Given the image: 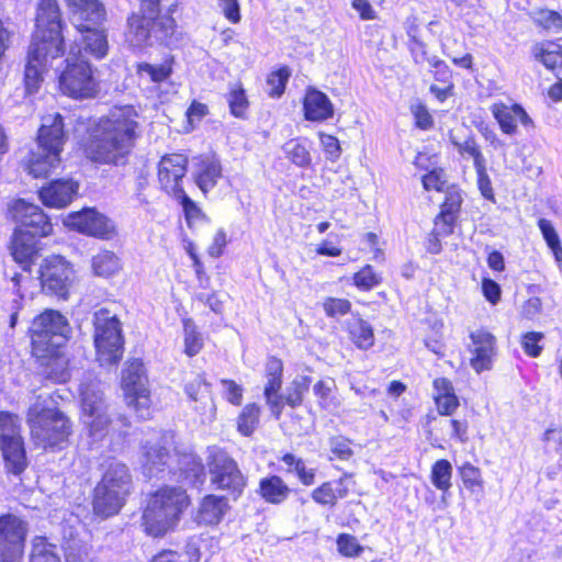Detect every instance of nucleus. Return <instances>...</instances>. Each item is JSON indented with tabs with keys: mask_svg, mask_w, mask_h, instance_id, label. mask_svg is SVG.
<instances>
[{
	"mask_svg": "<svg viewBox=\"0 0 562 562\" xmlns=\"http://www.w3.org/2000/svg\"><path fill=\"white\" fill-rule=\"evenodd\" d=\"M350 302L345 299L328 297L323 303L324 311L329 317L346 315L350 311Z\"/></svg>",
	"mask_w": 562,
	"mask_h": 562,
	"instance_id": "680f3d73",
	"label": "nucleus"
},
{
	"mask_svg": "<svg viewBox=\"0 0 562 562\" xmlns=\"http://www.w3.org/2000/svg\"><path fill=\"white\" fill-rule=\"evenodd\" d=\"M535 23L542 29L558 33L562 30V16L551 10H539L532 16Z\"/></svg>",
	"mask_w": 562,
	"mask_h": 562,
	"instance_id": "de8ad7c7",
	"label": "nucleus"
},
{
	"mask_svg": "<svg viewBox=\"0 0 562 562\" xmlns=\"http://www.w3.org/2000/svg\"><path fill=\"white\" fill-rule=\"evenodd\" d=\"M65 144L64 123L59 113L42 116L37 135V148L32 153L27 170L34 178L47 177L60 165V153Z\"/></svg>",
	"mask_w": 562,
	"mask_h": 562,
	"instance_id": "423d86ee",
	"label": "nucleus"
},
{
	"mask_svg": "<svg viewBox=\"0 0 562 562\" xmlns=\"http://www.w3.org/2000/svg\"><path fill=\"white\" fill-rule=\"evenodd\" d=\"M281 460L288 465V472H294L303 485L314 484L316 470L307 468L302 459L292 453H285Z\"/></svg>",
	"mask_w": 562,
	"mask_h": 562,
	"instance_id": "a19ab883",
	"label": "nucleus"
},
{
	"mask_svg": "<svg viewBox=\"0 0 562 562\" xmlns=\"http://www.w3.org/2000/svg\"><path fill=\"white\" fill-rule=\"evenodd\" d=\"M257 493L266 503L280 505L289 498L291 488L282 477L271 474L260 479Z\"/></svg>",
	"mask_w": 562,
	"mask_h": 562,
	"instance_id": "a878e982",
	"label": "nucleus"
},
{
	"mask_svg": "<svg viewBox=\"0 0 562 562\" xmlns=\"http://www.w3.org/2000/svg\"><path fill=\"white\" fill-rule=\"evenodd\" d=\"M69 331L67 318L54 310H46L32 323L33 356L44 367V374L56 382H64L68 378L59 348L66 342Z\"/></svg>",
	"mask_w": 562,
	"mask_h": 562,
	"instance_id": "7ed1b4c3",
	"label": "nucleus"
},
{
	"mask_svg": "<svg viewBox=\"0 0 562 562\" xmlns=\"http://www.w3.org/2000/svg\"><path fill=\"white\" fill-rule=\"evenodd\" d=\"M122 390L126 405L134 409L143 419L150 416V391L144 363L139 359H133L126 363L122 371Z\"/></svg>",
	"mask_w": 562,
	"mask_h": 562,
	"instance_id": "f8f14e48",
	"label": "nucleus"
},
{
	"mask_svg": "<svg viewBox=\"0 0 562 562\" xmlns=\"http://www.w3.org/2000/svg\"><path fill=\"white\" fill-rule=\"evenodd\" d=\"M11 254L14 260L26 269L37 254L35 236L25 233L22 228H15L12 237Z\"/></svg>",
	"mask_w": 562,
	"mask_h": 562,
	"instance_id": "c85d7f7f",
	"label": "nucleus"
},
{
	"mask_svg": "<svg viewBox=\"0 0 562 562\" xmlns=\"http://www.w3.org/2000/svg\"><path fill=\"white\" fill-rule=\"evenodd\" d=\"M93 318L97 360L101 366L116 364L123 356L124 346L121 323L106 308L98 310Z\"/></svg>",
	"mask_w": 562,
	"mask_h": 562,
	"instance_id": "1a4fd4ad",
	"label": "nucleus"
},
{
	"mask_svg": "<svg viewBox=\"0 0 562 562\" xmlns=\"http://www.w3.org/2000/svg\"><path fill=\"white\" fill-rule=\"evenodd\" d=\"M228 508L227 501L216 495L205 496L198 509L195 521L199 525H217Z\"/></svg>",
	"mask_w": 562,
	"mask_h": 562,
	"instance_id": "cd10ccee",
	"label": "nucleus"
},
{
	"mask_svg": "<svg viewBox=\"0 0 562 562\" xmlns=\"http://www.w3.org/2000/svg\"><path fill=\"white\" fill-rule=\"evenodd\" d=\"M538 227L548 245L551 249L557 262L562 261V246L560 243L559 235L553 227L552 223L547 218H540L538 221Z\"/></svg>",
	"mask_w": 562,
	"mask_h": 562,
	"instance_id": "37998d69",
	"label": "nucleus"
},
{
	"mask_svg": "<svg viewBox=\"0 0 562 562\" xmlns=\"http://www.w3.org/2000/svg\"><path fill=\"white\" fill-rule=\"evenodd\" d=\"M194 181L204 193L212 190L222 177V167L214 156L196 157L192 171Z\"/></svg>",
	"mask_w": 562,
	"mask_h": 562,
	"instance_id": "393cba45",
	"label": "nucleus"
},
{
	"mask_svg": "<svg viewBox=\"0 0 562 562\" xmlns=\"http://www.w3.org/2000/svg\"><path fill=\"white\" fill-rule=\"evenodd\" d=\"M206 464L211 484L215 488L231 492L236 497L243 493L246 477L237 462L225 451L218 448L210 449Z\"/></svg>",
	"mask_w": 562,
	"mask_h": 562,
	"instance_id": "4468645a",
	"label": "nucleus"
},
{
	"mask_svg": "<svg viewBox=\"0 0 562 562\" xmlns=\"http://www.w3.org/2000/svg\"><path fill=\"white\" fill-rule=\"evenodd\" d=\"M64 223L71 229L101 239H110L115 234L113 222L95 209L71 213Z\"/></svg>",
	"mask_w": 562,
	"mask_h": 562,
	"instance_id": "dca6fc26",
	"label": "nucleus"
},
{
	"mask_svg": "<svg viewBox=\"0 0 562 562\" xmlns=\"http://www.w3.org/2000/svg\"><path fill=\"white\" fill-rule=\"evenodd\" d=\"M136 114L130 108L101 119L93 128L85 151L89 159L105 165H124L139 137Z\"/></svg>",
	"mask_w": 562,
	"mask_h": 562,
	"instance_id": "f257e3e1",
	"label": "nucleus"
},
{
	"mask_svg": "<svg viewBox=\"0 0 562 562\" xmlns=\"http://www.w3.org/2000/svg\"><path fill=\"white\" fill-rule=\"evenodd\" d=\"M260 407L257 404H248L238 417V430L244 436H249L259 423Z\"/></svg>",
	"mask_w": 562,
	"mask_h": 562,
	"instance_id": "a18cd8bd",
	"label": "nucleus"
},
{
	"mask_svg": "<svg viewBox=\"0 0 562 562\" xmlns=\"http://www.w3.org/2000/svg\"><path fill=\"white\" fill-rule=\"evenodd\" d=\"M452 465L448 460L441 459L436 461L430 471V481L432 485L445 494L451 488L452 483Z\"/></svg>",
	"mask_w": 562,
	"mask_h": 562,
	"instance_id": "4c0bfd02",
	"label": "nucleus"
},
{
	"mask_svg": "<svg viewBox=\"0 0 562 562\" xmlns=\"http://www.w3.org/2000/svg\"><path fill=\"white\" fill-rule=\"evenodd\" d=\"M159 0H140L138 12L128 19L126 38L131 45L143 47L161 43L175 45L177 36L176 22L169 14H160Z\"/></svg>",
	"mask_w": 562,
	"mask_h": 562,
	"instance_id": "20e7f679",
	"label": "nucleus"
},
{
	"mask_svg": "<svg viewBox=\"0 0 562 562\" xmlns=\"http://www.w3.org/2000/svg\"><path fill=\"white\" fill-rule=\"evenodd\" d=\"M184 327V352L189 357L198 355L203 347V338L196 330L194 323L191 319L183 322Z\"/></svg>",
	"mask_w": 562,
	"mask_h": 562,
	"instance_id": "49530a36",
	"label": "nucleus"
},
{
	"mask_svg": "<svg viewBox=\"0 0 562 562\" xmlns=\"http://www.w3.org/2000/svg\"><path fill=\"white\" fill-rule=\"evenodd\" d=\"M334 386V380H321L314 385V394L318 397V403L322 407L327 408L329 406Z\"/></svg>",
	"mask_w": 562,
	"mask_h": 562,
	"instance_id": "69168bd1",
	"label": "nucleus"
},
{
	"mask_svg": "<svg viewBox=\"0 0 562 562\" xmlns=\"http://www.w3.org/2000/svg\"><path fill=\"white\" fill-rule=\"evenodd\" d=\"M470 366L476 373L491 370L496 356V339L485 329H476L470 334Z\"/></svg>",
	"mask_w": 562,
	"mask_h": 562,
	"instance_id": "6ab92c4d",
	"label": "nucleus"
},
{
	"mask_svg": "<svg viewBox=\"0 0 562 562\" xmlns=\"http://www.w3.org/2000/svg\"><path fill=\"white\" fill-rule=\"evenodd\" d=\"M66 562H95L89 557L87 546L79 541L70 540L65 546Z\"/></svg>",
	"mask_w": 562,
	"mask_h": 562,
	"instance_id": "603ef678",
	"label": "nucleus"
},
{
	"mask_svg": "<svg viewBox=\"0 0 562 562\" xmlns=\"http://www.w3.org/2000/svg\"><path fill=\"white\" fill-rule=\"evenodd\" d=\"M291 75L292 71L288 66L270 71L266 78V92L272 98L282 95Z\"/></svg>",
	"mask_w": 562,
	"mask_h": 562,
	"instance_id": "ea45409f",
	"label": "nucleus"
},
{
	"mask_svg": "<svg viewBox=\"0 0 562 562\" xmlns=\"http://www.w3.org/2000/svg\"><path fill=\"white\" fill-rule=\"evenodd\" d=\"M74 271L60 256L48 257L41 265L43 289L61 299H67Z\"/></svg>",
	"mask_w": 562,
	"mask_h": 562,
	"instance_id": "f3484780",
	"label": "nucleus"
},
{
	"mask_svg": "<svg viewBox=\"0 0 562 562\" xmlns=\"http://www.w3.org/2000/svg\"><path fill=\"white\" fill-rule=\"evenodd\" d=\"M543 440L549 449L562 454V432L558 428H549L543 435Z\"/></svg>",
	"mask_w": 562,
	"mask_h": 562,
	"instance_id": "774afa93",
	"label": "nucleus"
},
{
	"mask_svg": "<svg viewBox=\"0 0 562 562\" xmlns=\"http://www.w3.org/2000/svg\"><path fill=\"white\" fill-rule=\"evenodd\" d=\"M349 336L353 344L363 350L374 345V334L372 326L363 319H353L348 325Z\"/></svg>",
	"mask_w": 562,
	"mask_h": 562,
	"instance_id": "c9c22d12",
	"label": "nucleus"
},
{
	"mask_svg": "<svg viewBox=\"0 0 562 562\" xmlns=\"http://www.w3.org/2000/svg\"><path fill=\"white\" fill-rule=\"evenodd\" d=\"M381 276L376 273L372 266L367 265L360 271L355 273L353 283L358 289L368 291L381 283Z\"/></svg>",
	"mask_w": 562,
	"mask_h": 562,
	"instance_id": "8fccbe9b",
	"label": "nucleus"
},
{
	"mask_svg": "<svg viewBox=\"0 0 562 562\" xmlns=\"http://www.w3.org/2000/svg\"><path fill=\"white\" fill-rule=\"evenodd\" d=\"M434 400L440 415H452L459 406V400L454 393V387L446 378H437L432 382Z\"/></svg>",
	"mask_w": 562,
	"mask_h": 562,
	"instance_id": "c756f323",
	"label": "nucleus"
},
{
	"mask_svg": "<svg viewBox=\"0 0 562 562\" xmlns=\"http://www.w3.org/2000/svg\"><path fill=\"white\" fill-rule=\"evenodd\" d=\"M282 149L285 156L297 167L304 168L311 165L312 158L308 149L296 139L286 142Z\"/></svg>",
	"mask_w": 562,
	"mask_h": 562,
	"instance_id": "c03bdc74",
	"label": "nucleus"
},
{
	"mask_svg": "<svg viewBox=\"0 0 562 562\" xmlns=\"http://www.w3.org/2000/svg\"><path fill=\"white\" fill-rule=\"evenodd\" d=\"M78 189V183L71 179H59L43 187L40 191V198L46 206L61 209L74 200Z\"/></svg>",
	"mask_w": 562,
	"mask_h": 562,
	"instance_id": "4be33fe9",
	"label": "nucleus"
},
{
	"mask_svg": "<svg viewBox=\"0 0 562 562\" xmlns=\"http://www.w3.org/2000/svg\"><path fill=\"white\" fill-rule=\"evenodd\" d=\"M27 530V522L19 516H0V562H22Z\"/></svg>",
	"mask_w": 562,
	"mask_h": 562,
	"instance_id": "2eb2a0df",
	"label": "nucleus"
},
{
	"mask_svg": "<svg viewBox=\"0 0 562 562\" xmlns=\"http://www.w3.org/2000/svg\"><path fill=\"white\" fill-rule=\"evenodd\" d=\"M35 26L24 75L27 94L38 90L48 59H54L63 53V23L57 0L40 1Z\"/></svg>",
	"mask_w": 562,
	"mask_h": 562,
	"instance_id": "f03ea898",
	"label": "nucleus"
},
{
	"mask_svg": "<svg viewBox=\"0 0 562 562\" xmlns=\"http://www.w3.org/2000/svg\"><path fill=\"white\" fill-rule=\"evenodd\" d=\"M338 551L346 557H357L362 552V547L350 535H340L337 539Z\"/></svg>",
	"mask_w": 562,
	"mask_h": 562,
	"instance_id": "0e129e2a",
	"label": "nucleus"
},
{
	"mask_svg": "<svg viewBox=\"0 0 562 562\" xmlns=\"http://www.w3.org/2000/svg\"><path fill=\"white\" fill-rule=\"evenodd\" d=\"M189 503V496L180 487L166 486L156 491L143 513L144 531L150 537H164L178 525Z\"/></svg>",
	"mask_w": 562,
	"mask_h": 562,
	"instance_id": "39448f33",
	"label": "nucleus"
},
{
	"mask_svg": "<svg viewBox=\"0 0 562 562\" xmlns=\"http://www.w3.org/2000/svg\"><path fill=\"white\" fill-rule=\"evenodd\" d=\"M9 211L12 218L19 224L18 228H22L25 233L35 237L47 236L52 233L53 226L40 206L20 199L12 203Z\"/></svg>",
	"mask_w": 562,
	"mask_h": 562,
	"instance_id": "a211bd4d",
	"label": "nucleus"
},
{
	"mask_svg": "<svg viewBox=\"0 0 562 562\" xmlns=\"http://www.w3.org/2000/svg\"><path fill=\"white\" fill-rule=\"evenodd\" d=\"M453 145L463 158H472L475 169L485 165V159L473 139H467L463 143L453 140Z\"/></svg>",
	"mask_w": 562,
	"mask_h": 562,
	"instance_id": "3c124183",
	"label": "nucleus"
},
{
	"mask_svg": "<svg viewBox=\"0 0 562 562\" xmlns=\"http://www.w3.org/2000/svg\"><path fill=\"white\" fill-rule=\"evenodd\" d=\"M225 398L234 405H239L243 398V387L232 380L222 381Z\"/></svg>",
	"mask_w": 562,
	"mask_h": 562,
	"instance_id": "338daca9",
	"label": "nucleus"
},
{
	"mask_svg": "<svg viewBox=\"0 0 562 562\" xmlns=\"http://www.w3.org/2000/svg\"><path fill=\"white\" fill-rule=\"evenodd\" d=\"M446 200L442 204V210L437 216V232L439 234H451L454 214L460 207L462 202L460 193L454 189L448 187Z\"/></svg>",
	"mask_w": 562,
	"mask_h": 562,
	"instance_id": "2f4dec72",
	"label": "nucleus"
},
{
	"mask_svg": "<svg viewBox=\"0 0 562 562\" xmlns=\"http://www.w3.org/2000/svg\"><path fill=\"white\" fill-rule=\"evenodd\" d=\"M66 61L67 67L59 77L61 92L74 99L92 98L97 92V83L90 64L81 58V49L71 46Z\"/></svg>",
	"mask_w": 562,
	"mask_h": 562,
	"instance_id": "9b49d317",
	"label": "nucleus"
},
{
	"mask_svg": "<svg viewBox=\"0 0 562 562\" xmlns=\"http://www.w3.org/2000/svg\"><path fill=\"white\" fill-rule=\"evenodd\" d=\"M493 113L502 131L506 134L514 133L518 123L522 125L531 123L524 108H494Z\"/></svg>",
	"mask_w": 562,
	"mask_h": 562,
	"instance_id": "72a5a7b5",
	"label": "nucleus"
},
{
	"mask_svg": "<svg viewBox=\"0 0 562 562\" xmlns=\"http://www.w3.org/2000/svg\"><path fill=\"white\" fill-rule=\"evenodd\" d=\"M182 205L186 220L191 226L194 222L199 221L203 215L198 205L186 194V192L175 198Z\"/></svg>",
	"mask_w": 562,
	"mask_h": 562,
	"instance_id": "e2e57ef3",
	"label": "nucleus"
},
{
	"mask_svg": "<svg viewBox=\"0 0 562 562\" xmlns=\"http://www.w3.org/2000/svg\"><path fill=\"white\" fill-rule=\"evenodd\" d=\"M33 280L30 277L22 276V274H15L12 278V284H13V294L14 297L11 302V316H10V326L14 327L18 321V312L23 306L24 299L29 295L27 288L29 285L33 284ZM32 295V293H30Z\"/></svg>",
	"mask_w": 562,
	"mask_h": 562,
	"instance_id": "e433bc0d",
	"label": "nucleus"
},
{
	"mask_svg": "<svg viewBox=\"0 0 562 562\" xmlns=\"http://www.w3.org/2000/svg\"><path fill=\"white\" fill-rule=\"evenodd\" d=\"M169 458L168 449L162 445V438L147 441L143 447L142 465L149 476L162 471Z\"/></svg>",
	"mask_w": 562,
	"mask_h": 562,
	"instance_id": "bb28decb",
	"label": "nucleus"
},
{
	"mask_svg": "<svg viewBox=\"0 0 562 562\" xmlns=\"http://www.w3.org/2000/svg\"><path fill=\"white\" fill-rule=\"evenodd\" d=\"M184 391L191 401L200 402L203 405V413L209 411L210 417H213L214 405L210 395V385L202 375H195L192 380L188 381L184 385Z\"/></svg>",
	"mask_w": 562,
	"mask_h": 562,
	"instance_id": "473e14b6",
	"label": "nucleus"
},
{
	"mask_svg": "<svg viewBox=\"0 0 562 562\" xmlns=\"http://www.w3.org/2000/svg\"><path fill=\"white\" fill-rule=\"evenodd\" d=\"M322 149L326 155V159L337 161L341 156V147L339 140L329 134L318 133Z\"/></svg>",
	"mask_w": 562,
	"mask_h": 562,
	"instance_id": "4d7b16f0",
	"label": "nucleus"
},
{
	"mask_svg": "<svg viewBox=\"0 0 562 562\" xmlns=\"http://www.w3.org/2000/svg\"><path fill=\"white\" fill-rule=\"evenodd\" d=\"M92 269L94 274L109 278L116 274L122 269V263L114 252L103 250L92 258Z\"/></svg>",
	"mask_w": 562,
	"mask_h": 562,
	"instance_id": "f704fd0d",
	"label": "nucleus"
},
{
	"mask_svg": "<svg viewBox=\"0 0 562 562\" xmlns=\"http://www.w3.org/2000/svg\"><path fill=\"white\" fill-rule=\"evenodd\" d=\"M101 481L94 488L93 510L97 515H115L124 505L132 488V475L121 461L110 460L103 465Z\"/></svg>",
	"mask_w": 562,
	"mask_h": 562,
	"instance_id": "0eeeda50",
	"label": "nucleus"
},
{
	"mask_svg": "<svg viewBox=\"0 0 562 562\" xmlns=\"http://www.w3.org/2000/svg\"><path fill=\"white\" fill-rule=\"evenodd\" d=\"M99 24L86 23V27L78 30L81 34L80 43H75L81 49V58L86 55L95 59H102L108 55L109 43L104 30L98 27Z\"/></svg>",
	"mask_w": 562,
	"mask_h": 562,
	"instance_id": "b1692460",
	"label": "nucleus"
},
{
	"mask_svg": "<svg viewBox=\"0 0 562 562\" xmlns=\"http://www.w3.org/2000/svg\"><path fill=\"white\" fill-rule=\"evenodd\" d=\"M282 361L274 357L270 358L266 364L265 397L276 418H279L282 413V396L279 395L282 385Z\"/></svg>",
	"mask_w": 562,
	"mask_h": 562,
	"instance_id": "412c9836",
	"label": "nucleus"
},
{
	"mask_svg": "<svg viewBox=\"0 0 562 562\" xmlns=\"http://www.w3.org/2000/svg\"><path fill=\"white\" fill-rule=\"evenodd\" d=\"M186 464L188 468L184 469L186 477L192 483H201L204 476V467L196 457L187 456L184 457Z\"/></svg>",
	"mask_w": 562,
	"mask_h": 562,
	"instance_id": "052dcab7",
	"label": "nucleus"
},
{
	"mask_svg": "<svg viewBox=\"0 0 562 562\" xmlns=\"http://www.w3.org/2000/svg\"><path fill=\"white\" fill-rule=\"evenodd\" d=\"M312 499L319 505L335 506L337 499L333 482H325L312 492Z\"/></svg>",
	"mask_w": 562,
	"mask_h": 562,
	"instance_id": "bf43d9fd",
	"label": "nucleus"
},
{
	"mask_svg": "<svg viewBox=\"0 0 562 562\" xmlns=\"http://www.w3.org/2000/svg\"><path fill=\"white\" fill-rule=\"evenodd\" d=\"M537 60L542 63L546 68L555 71L557 76L562 79V46L554 42H546L537 44L532 49Z\"/></svg>",
	"mask_w": 562,
	"mask_h": 562,
	"instance_id": "7c9ffc66",
	"label": "nucleus"
},
{
	"mask_svg": "<svg viewBox=\"0 0 562 562\" xmlns=\"http://www.w3.org/2000/svg\"><path fill=\"white\" fill-rule=\"evenodd\" d=\"M0 449L9 472L22 473L27 467V459L21 436V420L10 412H0Z\"/></svg>",
	"mask_w": 562,
	"mask_h": 562,
	"instance_id": "ddd939ff",
	"label": "nucleus"
},
{
	"mask_svg": "<svg viewBox=\"0 0 562 562\" xmlns=\"http://www.w3.org/2000/svg\"><path fill=\"white\" fill-rule=\"evenodd\" d=\"M311 378L307 375H296L286 387L282 396V403L285 402L291 407L300 406L303 402L304 394L311 385Z\"/></svg>",
	"mask_w": 562,
	"mask_h": 562,
	"instance_id": "58836bf2",
	"label": "nucleus"
},
{
	"mask_svg": "<svg viewBox=\"0 0 562 562\" xmlns=\"http://www.w3.org/2000/svg\"><path fill=\"white\" fill-rule=\"evenodd\" d=\"M81 419L89 437L98 441L109 431L111 418L100 382L90 380L80 385Z\"/></svg>",
	"mask_w": 562,
	"mask_h": 562,
	"instance_id": "9d476101",
	"label": "nucleus"
},
{
	"mask_svg": "<svg viewBox=\"0 0 562 562\" xmlns=\"http://www.w3.org/2000/svg\"><path fill=\"white\" fill-rule=\"evenodd\" d=\"M350 443V440L342 436L333 437L329 440L330 452L339 460H349L353 454Z\"/></svg>",
	"mask_w": 562,
	"mask_h": 562,
	"instance_id": "13d9d810",
	"label": "nucleus"
},
{
	"mask_svg": "<svg viewBox=\"0 0 562 562\" xmlns=\"http://www.w3.org/2000/svg\"><path fill=\"white\" fill-rule=\"evenodd\" d=\"M27 424L32 440L44 449L59 447L71 432L70 420L61 412L47 407L41 395L29 408Z\"/></svg>",
	"mask_w": 562,
	"mask_h": 562,
	"instance_id": "6e6552de",
	"label": "nucleus"
},
{
	"mask_svg": "<svg viewBox=\"0 0 562 562\" xmlns=\"http://www.w3.org/2000/svg\"><path fill=\"white\" fill-rule=\"evenodd\" d=\"M70 11L71 23L77 30L86 27V23L100 24L105 15L99 0H65Z\"/></svg>",
	"mask_w": 562,
	"mask_h": 562,
	"instance_id": "5701e85b",
	"label": "nucleus"
},
{
	"mask_svg": "<svg viewBox=\"0 0 562 562\" xmlns=\"http://www.w3.org/2000/svg\"><path fill=\"white\" fill-rule=\"evenodd\" d=\"M424 189L427 191L435 190L443 192L448 189L447 177L442 169H434L422 178Z\"/></svg>",
	"mask_w": 562,
	"mask_h": 562,
	"instance_id": "864d4df0",
	"label": "nucleus"
},
{
	"mask_svg": "<svg viewBox=\"0 0 562 562\" xmlns=\"http://www.w3.org/2000/svg\"><path fill=\"white\" fill-rule=\"evenodd\" d=\"M31 562H60L55 551V546L45 538L37 537L33 540Z\"/></svg>",
	"mask_w": 562,
	"mask_h": 562,
	"instance_id": "79ce46f5",
	"label": "nucleus"
},
{
	"mask_svg": "<svg viewBox=\"0 0 562 562\" xmlns=\"http://www.w3.org/2000/svg\"><path fill=\"white\" fill-rule=\"evenodd\" d=\"M543 338V334L538 331H530L525 334L521 337V347L524 351L532 358L539 357L543 349L542 345H540Z\"/></svg>",
	"mask_w": 562,
	"mask_h": 562,
	"instance_id": "6e6d98bb",
	"label": "nucleus"
},
{
	"mask_svg": "<svg viewBox=\"0 0 562 562\" xmlns=\"http://www.w3.org/2000/svg\"><path fill=\"white\" fill-rule=\"evenodd\" d=\"M138 71L142 75H147L153 81L160 82L166 80L171 74V66L168 63L160 65L140 64Z\"/></svg>",
	"mask_w": 562,
	"mask_h": 562,
	"instance_id": "5fc2aeb1",
	"label": "nucleus"
},
{
	"mask_svg": "<svg viewBox=\"0 0 562 562\" xmlns=\"http://www.w3.org/2000/svg\"><path fill=\"white\" fill-rule=\"evenodd\" d=\"M187 171V158L172 154L161 158L158 165V181L161 189L173 198L183 193L182 179Z\"/></svg>",
	"mask_w": 562,
	"mask_h": 562,
	"instance_id": "aec40b11",
	"label": "nucleus"
},
{
	"mask_svg": "<svg viewBox=\"0 0 562 562\" xmlns=\"http://www.w3.org/2000/svg\"><path fill=\"white\" fill-rule=\"evenodd\" d=\"M460 475L464 486L472 493L483 490V479L479 468L468 462L460 468Z\"/></svg>",
	"mask_w": 562,
	"mask_h": 562,
	"instance_id": "09e8293b",
	"label": "nucleus"
}]
</instances>
